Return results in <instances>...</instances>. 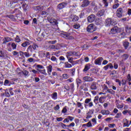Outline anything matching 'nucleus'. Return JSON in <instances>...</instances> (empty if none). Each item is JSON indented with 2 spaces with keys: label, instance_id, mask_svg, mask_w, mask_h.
<instances>
[{
  "label": "nucleus",
  "instance_id": "obj_52",
  "mask_svg": "<svg viewBox=\"0 0 131 131\" xmlns=\"http://www.w3.org/2000/svg\"><path fill=\"white\" fill-rule=\"evenodd\" d=\"M66 112H67V106H64L61 111V113H63V114H65Z\"/></svg>",
  "mask_w": 131,
  "mask_h": 131
},
{
  "label": "nucleus",
  "instance_id": "obj_63",
  "mask_svg": "<svg viewBox=\"0 0 131 131\" xmlns=\"http://www.w3.org/2000/svg\"><path fill=\"white\" fill-rule=\"evenodd\" d=\"M56 120L57 121H62V120H63V118L62 117L56 118Z\"/></svg>",
  "mask_w": 131,
  "mask_h": 131
},
{
  "label": "nucleus",
  "instance_id": "obj_64",
  "mask_svg": "<svg viewBox=\"0 0 131 131\" xmlns=\"http://www.w3.org/2000/svg\"><path fill=\"white\" fill-rule=\"evenodd\" d=\"M127 14L129 16L131 15V9H128Z\"/></svg>",
  "mask_w": 131,
  "mask_h": 131
},
{
  "label": "nucleus",
  "instance_id": "obj_40",
  "mask_svg": "<svg viewBox=\"0 0 131 131\" xmlns=\"http://www.w3.org/2000/svg\"><path fill=\"white\" fill-rule=\"evenodd\" d=\"M123 46L125 49H127L128 48V46H129V43L127 41L124 42Z\"/></svg>",
  "mask_w": 131,
  "mask_h": 131
},
{
  "label": "nucleus",
  "instance_id": "obj_25",
  "mask_svg": "<svg viewBox=\"0 0 131 131\" xmlns=\"http://www.w3.org/2000/svg\"><path fill=\"white\" fill-rule=\"evenodd\" d=\"M66 56L67 58H69L71 56L73 57V51L67 52Z\"/></svg>",
  "mask_w": 131,
  "mask_h": 131
},
{
  "label": "nucleus",
  "instance_id": "obj_23",
  "mask_svg": "<svg viewBox=\"0 0 131 131\" xmlns=\"http://www.w3.org/2000/svg\"><path fill=\"white\" fill-rule=\"evenodd\" d=\"M59 124L60 126H61V127H62V128H63L64 129H69L68 125H66L65 124H64L63 123H59Z\"/></svg>",
  "mask_w": 131,
  "mask_h": 131
},
{
  "label": "nucleus",
  "instance_id": "obj_32",
  "mask_svg": "<svg viewBox=\"0 0 131 131\" xmlns=\"http://www.w3.org/2000/svg\"><path fill=\"white\" fill-rule=\"evenodd\" d=\"M93 102L96 105L99 103V97L98 96L95 97Z\"/></svg>",
  "mask_w": 131,
  "mask_h": 131
},
{
  "label": "nucleus",
  "instance_id": "obj_34",
  "mask_svg": "<svg viewBox=\"0 0 131 131\" xmlns=\"http://www.w3.org/2000/svg\"><path fill=\"white\" fill-rule=\"evenodd\" d=\"M37 71H39L40 73L44 74V75H47V73H46V70H40L39 69H37Z\"/></svg>",
  "mask_w": 131,
  "mask_h": 131
},
{
  "label": "nucleus",
  "instance_id": "obj_47",
  "mask_svg": "<svg viewBox=\"0 0 131 131\" xmlns=\"http://www.w3.org/2000/svg\"><path fill=\"white\" fill-rule=\"evenodd\" d=\"M11 47L13 50H16L17 49V45L15 43H12Z\"/></svg>",
  "mask_w": 131,
  "mask_h": 131
},
{
  "label": "nucleus",
  "instance_id": "obj_41",
  "mask_svg": "<svg viewBox=\"0 0 131 131\" xmlns=\"http://www.w3.org/2000/svg\"><path fill=\"white\" fill-rule=\"evenodd\" d=\"M31 46L32 47L34 51H35V50H36V49L38 48V45L35 43H34L32 45H31Z\"/></svg>",
  "mask_w": 131,
  "mask_h": 131
},
{
  "label": "nucleus",
  "instance_id": "obj_37",
  "mask_svg": "<svg viewBox=\"0 0 131 131\" xmlns=\"http://www.w3.org/2000/svg\"><path fill=\"white\" fill-rule=\"evenodd\" d=\"M77 106L78 108H80L81 110H82V109H83V106H82V103L78 102L77 103Z\"/></svg>",
  "mask_w": 131,
  "mask_h": 131
},
{
  "label": "nucleus",
  "instance_id": "obj_10",
  "mask_svg": "<svg viewBox=\"0 0 131 131\" xmlns=\"http://www.w3.org/2000/svg\"><path fill=\"white\" fill-rule=\"evenodd\" d=\"M102 61H103V57H99L95 59L94 61V64H95V65L100 66L102 64Z\"/></svg>",
  "mask_w": 131,
  "mask_h": 131
},
{
  "label": "nucleus",
  "instance_id": "obj_31",
  "mask_svg": "<svg viewBox=\"0 0 131 131\" xmlns=\"http://www.w3.org/2000/svg\"><path fill=\"white\" fill-rule=\"evenodd\" d=\"M33 51H34L33 48L31 46H29L28 48H27V52H28L29 53V52L31 53H32Z\"/></svg>",
  "mask_w": 131,
  "mask_h": 131
},
{
  "label": "nucleus",
  "instance_id": "obj_54",
  "mask_svg": "<svg viewBox=\"0 0 131 131\" xmlns=\"http://www.w3.org/2000/svg\"><path fill=\"white\" fill-rule=\"evenodd\" d=\"M22 73L24 74V75H25V76H27L28 75L29 72L27 71L24 70L22 71Z\"/></svg>",
  "mask_w": 131,
  "mask_h": 131
},
{
  "label": "nucleus",
  "instance_id": "obj_26",
  "mask_svg": "<svg viewBox=\"0 0 131 131\" xmlns=\"http://www.w3.org/2000/svg\"><path fill=\"white\" fill-rule=\"evenodd\" d=\"M51 97L53 100H57V98H58V94L56 92H54L51 95Z\"/></svg>",
  "mask_w": 131,
  "mask_h": 131
},
{
  "label": "nucleus",
  "instance_id": "obj_7",
  "mask_svg": "<svg viewBox=\"0 0 131 131\" xmlns=\"http://www.w3.org/2000/svg\"><path fill=\"white\" fill-rule=\"evenodd\" d=\"M61 36L62 37H64V38H66V39H74V37L70 35L69 34L63 33L61 34Z\"/></svg>",
  "mask_w": 131,
  "mask_h": 131
},
{
  "label": "nucleus",
  "instance_id": "obj_13",
  "mask_svg": "<svg viewBox=\"0 0 131 131\" xmlns=\"http://www.w3.org/2000/svg\"><path fill=\"white\" fill-rule=\"evenodd\" d=\"M3 45H6L7 42H9V41H12L13 40V39L9 37H5L3 39Z\"/></svg>",
  "mask_w": 131,
  "mask_h": 131
},
{
  "label": "nucleus",
  "instance_id": "obj_24",
  "mask_svg": "<svg viewBox=\"0 0 131 131\" xmlns=\"http://www.w3.org/2000/svg\"><path fill=\"white\" fill-rule=\"evenodd\" d=\"M104 13H105V10H101L98 12L97 15L98 17H101V16H103V15H104Z\"/></svg>",
  "mask_w": 131,
  "mask_h": 131
},
{
  "label": "nucleus",
  "instance_id": "obj_59",
  "mask_svg": "<svg viewBox=\"0 0 131 131\" xmlns=\"http://www.w3.org/2000/svg\"><path fill=\"white\" fill-rule=\"evenodd\" d=\"M68 119L70 121H73V119H74V117L69 116H68Z\"/></svg>",
  "mask_w": 131,
  "mask_h": 131
},
{
  "label": "nucleus",
  "instance_id": "obj_35",
  "mask_svg": "<svg viewBox=\"0 0 131 131\" xmlns=\"http://www.w3.org/2000/svg\"><path fill=\"white\" fill-rule=\"evenodd\" d=\"M49 35L50 34H48L47 32H43L41 34V36H42L43 38H47V37H48V36H49Z\"/></svg>",
  "mask_w": 131,
  "mask_h": 131
},
{
  "label": "nucleus",
  "instance_id": "obj_18",
  "mask_svg": "<svg viewBox=\"0 0 131 131\" xmlns=\"http://www.w3.org/2000/svg\"><path fill=\"white\" fill-rule=\"evenodd\" d=\"M89 5H90V1H89V0H84L81 5V7L82 8H84V7H88Z\"/></svg>",
  "mask_w": 131,
  "mask_h": 131
},
{
  "label": "nucleus",
  "instance_id": "obj_61",
  "mask_svg": "<svg viewBox=\"0 0 131 131\" xmlns=\"http://www.w3.org/2000/svg\"><path fill=\"white\" fill-rule=\"evenodd\" d=\"M88 127H92L93 125L91 122H89L87 124Z\"/></svg>",
  "mask_w": 131,
  "mask_h": 131
},
{
  "label": "nucleus",
  "instance_id": "obj_29",
  "mask_svg": "<svg viewBox=\"0 0 131 131\" xmlns=\"http://www.w3.org/2000/svg\"><path fill=\"white\" fill-rule=\"evenodd\" d=\"M97 83H92L91 85V90H97Z\"/></svg>",
  "mask_w": 131,
  "mask_h": 131
},
{
  "label": "nucleus",
  "instance_id": "obj_14",
  "mask_svg": "<svg viewBox=\"0 0 131 131\" xmlns=\"http://www.w3.org/2000/svg\"><path fill=\"white\" fill-rule=\"evenodd\" d=\"M83 80H84V81H85V82H91V81H93L94 79H93V78L90 76H85L83 77Z\"/></svg>",
  "mask_w": 131,
  "mask_h": 131
},
{
  "label": "nucleus",
  "instance_id": "obj_5",
  "mask_svg": "<svg viewBox=\"0 0 131 131\" xmlns=\"http://www.w3.org/2000/svg\"><path fill=\"white\" fill-rule=\"evenodd\" d=\"M96 26L93 24H91L88 26L87 31H88V32H94V31H96Z\"/></svg>",
  "mask_w": 131,
  "mask_h": 131
},
{
  "label": "nucleus",
  "instance_id": "obj_43",
  "mask_svg": "<svg viewBox=\"0 0 131 131\" xmlns=\"http://www.w3.org/2000/svg\"><path fill=\"white\" fill-rule=\"evenodd\" d=\"M99 102L101 104H103V103H104V97H100L99 98Z\"/></svg>",
  "mask_w": 131,
  "mask_h": 131
},
{
  "label": "nucleus",
  "instance_id": "obj_53",
  "mask_svg": "<svg viewBox=\"0 0 131 131\" xmlns=\"http://www.w3.org/2000/svg\"><path fill=\"white\" fill-rule=\"evenodd\" d=\"M62 77L64 78V79H67L69 78V75H68L67 74H63L62 75Z\"/></svg>",
  "mask_w": 131,
  "mask_h": 131
},
{
  "label": "nucleus",
  "instance_id": "obj_11",
  "mask_svg": "<svg viewBox=\"0 0 131 131\" xmlns=\"http://www.w3.org/2000/svg\"><path fill=\"white\" fill-rule=\"evenodd\" d=\"M95 110H89L86 115V118L89 119L90 118H92V115L94 114Z\"/></svg>",
  "mask_w": 131,
  "mask_h": 131
},
{
  "label": "nucleus",
  "instance_id": "obj_33",
  "mask_svg": "<svg viewBox=\"0 0 131 131\" xmlns=\"http://www.w3.org/2000/svg\"><path fill=\"white\" fill-rule=\"evenodd\" d=\"M81 54H80L79 52H75L73 51V57H80L81 56Z\"/></svg>",
  "mask_w": 131,
  "mask_h": 131
},
{
  "label": "nucleus",
  "instance_id": "obj_15",
  "mask_svg": "<svg viewBox=\"0 0 131 131\" xmlns=\"http://www.w3.org/2000/svg\"><path fill=\"white\" fill-rule=\"evenodd\" d=\"M71 19L72 21H73V22H76V21H78V19H79V18L78 17V16L76 15L72 14L71 15Z\"/></svg>",
  "mask_w": 131,
  "mask_h": 131
},
{
  "label": "nucleus",
  "instance_id": "obj_48",
  "mask_svg": "<svg viewBox=\"0 0 131 131\" xmlns=\"http://www.w3.org/2000/svg\"><path fill=\"white\" fill-rule=\"evenodd\" d=\"M24 55L25 56V57H26V58H29V57H30V56H31V55H30V54H29V52L28 51L25 52Z\"/></svg>",
  "mask_w": 131,
  "mask_h": 131
},
{
  "label": "nucleus",
  "instance_id": "obj_12",
  "mask_svg": "<svg viewBox=\"0 0 131 131\" xmlns=\"http://www.w3.org/2000/svg\"><path fill=\"white\" fill-rule=\"evenodd\" d=\"M66 6H67V3H61L58 5L57 8L59 9V10H62V9H64Z\"/></svg>",
  "mask_w": 131,
  "mask_h": 131
},
{
  "label": "nucleus",
  "instance_id": "obj_62",
  "mask_svg": "<svg viewBox=\"0 0 131 131\" xmlns=\"http://www.w3.org/2000/svg\"><path fill=\"white\" fill-rule=\"evenodd\" d=\"M84 16V12H81L79 15L80 18H83V16Z\"/></svg>",
  "mask_w": 131,
  "mask_h": 131
},
{
  "label": "nucleus",
  "instance_id": "obj_46",
  "mask_svg": "<svg viewBox=\"0 0 131 131\" xmlns=\"http://www.w3.org/2000/svg\"><path fill=\"white\" fill-rule=\"evenodd\" d=\"M121 116H122V114H121V113H118L116 114L115 118H120Z\"/></svg>",
  "mask_w": 131,
  "mask_h": 131
},
{
  "label": "nucleus",
  "instance_id": "obj_36",
  "mask_svg": "<svg viewBox=\"0 0 131 131\" xmlns=\"http://www.w3.org/2000/svg\"><path fill=\"white\" fill-rule=\"evenodd\" d=\"M5 97L6 98H10V97H11V95H10V93H9V90L8 89H6L5 90Z\"/></svg>",
  "mask_w": 131,
  "mask_h": 131
},
{
  "label": "nucleus",
  "instance_id": "obj_19",
  "mask_svg": "<svg viewBox=\"0 0 131 131\" xmlns=\"http://www.w3.org/2000/svg\"><path fill=\"white\" fill-rule=\"evenodd\" d=\"M101 113L102 115H109V114H110V111L106 110H102Z\"/></svg>",
  "mask_w": 131,
  "mask_h": 131
},
{
  "label": "nucleus",
  "instance_id": "obj_28",
  "mask_svg": "<svg viewBox=\"0 0 131 131\" xmlns=\"http://www.w3.org/2000/svg\"><path fill=\"white\" fill-rule=\"evenodd\" d=\"M119 6H120V4L119 3H114L113 5V9L114 10H115L119 7Z\"/></svg>",
  "mask_w": 131,
  "mask_h": 131
},
{
  "label": "nucleus",
  "instance_id": "obj_21",
  "mask_svg": "<svg viewBox=\"0 0 131 131\" xmlns=\"http://www.w3.org/2000/svg\"><path fill=\"white\" fill-rule=\"evenodd\" d=\"M126 82H128L129 85H131V76L130 74H128L127 76V79L126 80Z\"/></svg>",
  "mask_w": 131,
  "mask_h": 131
},
{
  "label": "nucleus",
  "instance_id": "obj_55",
  "mask_svg": "<svg viewBox=\"0 0 131 131\" xmlns=\"http://www.w3.org/2000/svg\"><path fill=\"white\" fill-rule=\"evenodd\" d=\"M108 126L110 128H113L116 126V125L115 124H110L108 125Z\"/></svg>",
  "mask_w": 131,
  "mask_h": 131
},
{
  "label": "nucleus",
  "instance_id": "obj_56",
  "mask_svg": "<svg viewBox=\"0 0 131 131\" xmlns=\"http://www.w3.org/2000/svg\"><path fill=\"white\" fill-rule=\"evenodd\" d=\"M122 58H123V59H124V60H126L128 58V55H127V54H124L122 56Z\"/></svg>",
  "mask_w": 131,
  "mask_h": 131
},
{
  "label": "nucleus",
  "instance_id": "obj_38",
  "mask_svg": "<svg viewBox=\"0 0 131 131\" xmlns=\"http://www.w3.org/2000/svg\"><path fill=\"white\" fill-rule=\"evenodd\" d=\"M117 106V108H118V109H122V108H123V107H124V104L123 103H122L121 104H116Z\"/></svg>",
  "mask_w": 131,
  "mask_h": 131
},
{
  "label": "nucleus",
  "instance_id": "obj_9",
  "mask_svg": "<svg viewBox=\"0 0 131 131\" xmlns=\"http://www.w3.org/2000/svg\"><path fill=\"white\" fill-rule=\"evenodd\" d=\"M95 19H96V15L95 14H91L88 17V21L90 23H92L95 21Z\"/></svg>",
  "mask_w": 131,
  "mask_h": 131
},
{
  "label": "nucleus",
  "instance_id": "obj_8",
  "mask_svg": "<svg viewBox=\"0 0 131 131\" xmlns=\"http://www.w3.org/2000/svg\"><path fill=\"white\" fill-rule=\"evenodd\" d=\"M6 17H8V18H9V19H11L12 21H16V20H18V16H17V14H10L7 15Z\"/></svg>",
  "mask_w": 131,
  "mask_h": 131
},
{
  "label": "nucleus",
  "instance_id": "obj_6",
  "mask_svg": "<svg viewBox=\"0 0 131 131\" xmlns=\"http://www.w3.org/2000/svg\"><path fill=\"white\" fill-rule=\"evenodd\" d=\"M116 15L118 18H121L123 16V9L121 8H119L117 10Z\"/></svg>",
  "mask_w": 131,
  "mask_h": 131
},
{
  "label": "nucleus",
  "instance_id": "obj_49",
  "mask_svg": "<svg viewBox=\"0 0 131 131\" xmlns=\"http://www.w3.org/2000/svg\"><path fill=\"white\" fill-rule=\"evenodd\" d=\"M106 93H109L110 94H111L112 95L115 94V92H114V91H113V90H112V89H108Z\"/></svg>",
  "mask_w": 131,
  "mask_h": 131
},
{
  "label": "nucleus",
  "instance_id": "obj_27",
  "mask_svg": "<svg viewBox=\"0 0 131 131\" xmlns=\"http://www.w3.org/2000/svg\"><path fill=\"white\" fill-rule=\"evenodd\" d=\"M30 45V42H29V41H26L21 44V47H23L24 48H26V47Z\"/></svg>",
  "mask_w": 131,
  "mask_h": 131
},
{
  "label": "nucleus",
  "instance_id": "obj_1",
  "mask_svg": "<svg viewBox=\"0 0 131 131\" xmlns=\"http://www.w3.org/2000/svg\"><path fill=\"white\" fill-rule=\"evenodd\" d=\"M123 31H124V28H119L118 27L115 26L111 30V33H112V34H116V33H119V32H123Z\"/></svg>",
  "mask_w": 131,
  "mask_h": 131
},
{
  "label": "nucleus",
  "instance_id": "obj_20",
  "mask_svg": "<svg viewBox=\"0 0 131 131\" xmlns=\"http://www.w3.org/2000/svg\"><path fill=\"white\" fill-rule=\"evenodd\" d=\"M33 9L35 11H36V12H40V11H42V10H43L42 7L40 6L34 7Z\"/></svg>",
  "mask_w": 131,
  "mask_h": 131
},
{
  "label": "nucleus",
  "instance_id": "obj_44",
  "mask_svg": "<svg viewBox=\"0 0 131 131\" xmlns=\"http://www.w3.org/2000/svg\"><path fill=\"white\" fill-rule=\"evenodd\" d=\"M102 3L104 5V7H108V0H102Z\"/></svg>",
  "mask_w": 131,
  "mask_h": 131
},
{
  "label": "nucleus",
  "instance_id": "obj_51",
  "mask_svg": "<svg viewBox=\"0 0 131 131\" xmlns=\"http://www.w3.org/2000/svg\"><path fill=\"white\" fill-rule=\"evenodd\" d=\"M15 40L16 42H20V41H21V40L20 39V38L18 35H17L16 37H15Z\"/></svg>",
  "mask_w": 131,
  "mask_h": 131
},
{
  "label": "nucleus",
  "instance_id": "obj_3",
  "mask_svg": "<svg viewBox=\"0 0 131 131\" xmlns=\"http://www.w3.org/2000/svg\"><path fill=\"white\" fill-rule=\"evenodd\" d=\"M94 106V102L92 101V99L91 98H86L84 101V107L86 108L87 107H89L90 108H92Z\"/></svg>",
  "mask_w": 131,
  "mask_h": 131
},
{
  "label": "nucleus",
  "instance_id": "obj_4",
  "mask_svg": "<svg viewBox=\"0 0 131 131\" xmlns=\"http://www.w3.org/2000/svg\"><path fill=\"white\" fill-rule=\"evenodd\" d=\"M50 23L51 24L53 25L52 28H54V29H55V30H57V29H58V20H57V19L54 18H51L50 19Z\"/></svg>",
  "mask_w": 131,
  "mask_h": 131
},
{
  "label": "nucleus",
  "instance_id": "obj_42",
  "mask_svg": "<svg viewBox=\"0 0 131 131\" xmlns=\"http://www.w3.org/2000/svg\"><path fill=\"white\" fill-rule=\"evenodd\" d=\"M68 61L69 62V63H71L74 66V64H73V57H69V58H68Z\"/></svg>",
  "mask_w": 131,
  "mask_h": 131
},
{
  "label": "nucleus",
  "instance_id": "obj_22",
  "mask_svg": "<svg viewBox=\"0 0 131 131\" xmlns=\"http://www.w3.org/2000/svg\"><path fill=\"white\" fill-rule=\"evenodd\" d=\"M125 31H126V33H127L128 34H130L131 27H129L128 26H126L125 27Z\"/></svg>",
  "mask_w": 131,
  "mask_h": 131
},
{
  "label": "nucleus",
  "instance_id": "obj_58",
  "mask_svg": "<svg viewBox=\"0 0 131 131\" xmlns=\"http://www.w3.org/2000/svg\"><path fill=\"white\" fill-rule=\"evenodd\" d=\"M51 61H55L56 62V63H58V62L57 61V58H56V57L55 56H52L51 58Z\"/></svg>",
  "mask_w": 131,
  "mask_h": 131
},
{
  "label": "nucleus",
  "instance_id": "obj_57",
  "mask_svg": "<svg viewBox=\"0 0 131 131\" xmlns=\"http://www.w3.org/2000/svg\"><path fill=\"white\" fill-rule=\"evenodd\" d=\"M54 109L55 110V111H58V110L60 109V106L59 104L56 105V106L54 107Z\"/></svg>",
  "mask_w": 131,
  "mask_h": 131
},
{
  "label": "nucleus",
  "instance_id": "obj_30",
  "mask_svg": "<svg viewBox=\"0 0 131 131\" xmlns=\"http://www.w3.org/2000/svg\"><path fill=\"white\" fill-rule=\"evenodd\" d=\"M66 68H72V64L69 63L68 62H66L64 63Z\"/></svg>",
  "mask_w": 131,
  "mask_h": 131
},
{
  "label": "nucleus",
  "instance_id": "obj_50",
  "mask_svg": "<svg viewBox=\"0 0 131 131\" xmlns=\"http://www.w3.org/2000/svg\"><path fill=\"white\" fill-rule=\"evenodd\" d=\"M27 61L30 62V63H32L35 62V60L32 58H29L28 59Z\"/></svg>",
  "mask_w": 131,
  "mask_h": 131
},
{
  "label": "nucleus",
  "instance_id": "obj_39",
  "mask_svg": "<svg viewBox=\"0 0 131 131\" xmlns=\"http://www.w3.org/2000/svg\"><path fill=\"white\" fill-rule=\"evenodd\" d=\"M11 81H9V80L6 79L4 81V85H11Z\"/></svg>",
  "mask_w": 131,
  "mask_h": 131
},
{
  "label": "nucleus",
  "instance_id": "obj_60",
  "mask_svg": "<svg viewBox=\"0 0 131 131\" xmlns=\"http://www.w3.org/2000/svg\"><path fill=\"white\" fill-rule=\"evenodd\" d=\"M81 82H82V81L81 79H77V83L78 85H79V84H80Z\"/></svg>",
  "mask_w": 131,
  "mask_h": 131
},
{
  "label": "nucleus",
  "instance_id": "obj_17",
  "mask_svg": "<svg viewBox=\"0 0 131 131\" xmlns=\"http://www.w3.org/2000/svg\"><path fill=\"white\" fill-rule=\"evenodd\" d=\"M91 69V64H85L84 69L83 70V72H84L85 73L87 72V71H89Z\"/></svg>",
  "mask_w": 131,
  "mask_h": 131
},
{
  "label": "nucleus",
  "instance_id": "obj_16",
  "mask_svg": "<svg viewBox=\"0 0 131 131\" xmlns=\"http://www.w3.org/2000/svg\"><path fill=\"white\" fill-rule=\"evenodd\" d=\"M123 127H125V126L126 127H128V126H129V125H130V124H128V121L126 119H123Z\"/></svg>",
  "mask_w": 131,
  "mask_h": 131
},
{
  "label": "nucleus",
  "instance_id": "obj_45",
  "mask_svg": "<svg viewBox=\"0 0 131 131\" xmlns=\"http://www.w3.org/2000/svg\"><path fill=\"white\" fill-rule=\"evenodd\" d=\"M73 27L74 28H75V29H78V28L80 27V25H79V24H75L73 25Z\"/></svg>",
  "mask_w": 131,
  "mask_h": 131
},
{
  "label": "nucleus",
  "instance_id": "obj_2",
  "mask_svg": "<svg viewBox=\"0 0 131 131\" xmlns=\"http://www.w3.org/2000/svg\"><path fill=\"white\" fill-rule=\"evenodd\" d=\"M116 24V21H114L112 18H107L105 20V26L106 27H110Z\"/></svg>",
  "mask_w": 131,
  "mask_h": 131
}]
</instances>
